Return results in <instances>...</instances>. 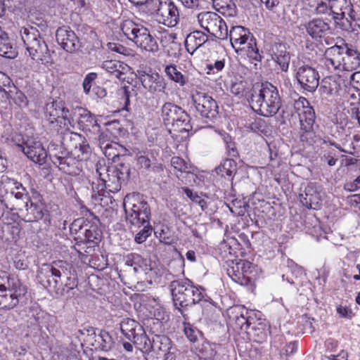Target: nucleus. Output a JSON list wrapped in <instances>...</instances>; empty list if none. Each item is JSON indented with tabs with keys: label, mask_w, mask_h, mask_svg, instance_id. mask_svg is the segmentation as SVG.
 Returning <instances> with one entry per match:
<instances>
[{
	"label": "nucleus",
	"mask_w": 360,
	"mask_h": 360,
	"mask_svg": "<svg viewBox=\"0 0 360 360\" xmlns=\"http://www.w3.org/2000/svg\"><path fill=\"white\" fill-rule=\"evenodd\" d=\"M131 341L136 345L143 346L145 349L148 346V343L150 342V340L146 335L143 328L141 332L137 333L135 338H132Z\"/></svg>",
	"instance_id": "5fc2aeb1"
},
{
	"label": "nucleus",
	"mask_w": 360,
	"mask_h": 360,
	"mask_svg": "<svg viewBox=\"0 0 360 360\" xmlns=\"http://www.w3.org/2000/svg\"><path fill=\"white\" fill-rule=\"evenodd\" d=\"M350 84L354 90L360 91V72H355L350 75Z\"/></svg>",
	"instance_id": "0e129e2a"
},
{
	"label": "nucleus",
	"mask_w": 360,
	"mask_h": 360,
	"mask_svg": "<svg viewBox=\"0 0 360 360\" xmlns=\"http://www.w3.org/2000/svg\"><path fill=\"white\" fill-rule=\"evenodd\" d=\"M134 38L130 37L129 40L134 42L137 47L148 52L158 51V44L154 37L150 34L149 30L143 26L134 35Z\"/></svg>",
	"instance_id": "aec40b11"
},
{
	"label": "nucleus",
	"mask_w": 360,
	"mask_h": 360,
	"mask_svg": "<svg viewBox=\"0 0 360 360\" xmlns=\"http://www.w3.org/2000/svg\"><path fill=\"white\" fill-rule=\"evenodd\" d=\"M356 93L351 92L350 89L348 91L346 99L347 101L350 103V105L352 107H356V104L359 103L360 101V91L355 90Z\"/></svg>",
	"instance_id": "052dcab7"
},
{
	"label": "nucleus",
	"mask_w": 360,
	"mask_h": 360,
	"mask_svg": "<svg viewBox=\"0 0 360 360\" xmlns=\"http://www.w3.org/2000/svg\"><path fill=\"white\" fill-rule=\"evenodd\" d=\"M200 27L210 35L224 40L228 38V27L217 13L211 11L202 12L197 15Z\"/></svg>",
	"instance_id": "9b49d317"
},
{
	"label": "nucleus",
	"mask_w": 360,
	"mask_h": 360,
	"mask_svg": "<svg viewBox=\"0 0 360 360\" xmlns=\"http://www.w3.org/2000/svg\"><path fill=\"white\" fill-rule=\"evenodd\" d=\"M148 10L158 22L167 27H173L179 22V10L172 0H153Z\"/></svg>",
	"instance_id": "6e6552de"
},
{
	"label": "nucleus",
	"mask_w": 360,
	"mask_h": 360,
	"mask_svg": "<svg viewBox=\"0 0 360 360\" xmlns=\"http://www.w3.org/2000/svg\"><path fill=\"white\" fill-rule=\"evenodd\" d=\"M37 279L44 288L53 292L56 297L66 295L77 286L72 265L62 260L42 264L38 271Z\"/></svg>",
	"instance_id": "f257e3e1"
},
{
	"label": "nucleus",
	"mask_w": 360,
	"mask_h": 360,
	"mask_svg": "<svg viewBox=\"0 0 360 360\" xmlns=\"http://www.w3.org/2000/svg\"><path fill=\"white\" fill-rule=\"evenodd\" d=\"M27 291L25 285L16 276L0 271V307L11 309L15 307L20 298Z\"/></svg>",
	"instance_id": "20e7f679"
},
{
	"label": "nucleus",
	"mask_w": 360,
	"mask_h": 360,
	"mask_svg": "<svg viewBox=\"0 0 360 360\" xmlns=\"http://www.w3.org/2000/svg\"><path fill=\"white\" fill-rule=\"evenodd\" d=\"M11 142L13 143L18 148L22 151V148H25L26 141H24L20 134H15L11 137Z\"/></svg>",
	"instance_id": "69168bd1"
},
{
	"label": "nucleus",
	"mask_w": 360,
	"mask_h": 360,
	"mask_svg": "<svg viewBox=\"0 0 360 360\" xmlns=\"http://www.w3.org/2000/svg\"><path fill=\"white\" fill-rule=\"evenodd\" d=\"M162 117L165 125H171L174 131L188 132L192 129L190 124L191 117L181 107L172 103H165L162 107Z\"/></svg>",
	"instance_id": "1a4fd4ad"
},
{
	"label": "nucleus",
	"mask_w": 360,
	"mask_h": 360,
	"mask_svg": "<svg viewBox=\"0 0 360 360\" xmlns=\"http://www.w3.org/2000/svg\"><path fill=\"white\" fill-rule=\"evenodd\" d=\"M232 266L229 265L227 269V274L236 282L243 283L241 278V271L238 269L236 271V263L231 262Z\"/></svg>",
	"instance_id": "4d7b16f0"
},
{
	"label": "nucleus",
	"mask_w": 360,
	"mask_h": 360,
	"mask_svg": "<svg viewBox=\"0 0 360 360\" xmlns=\"http://www.w3.org/2000/svg\"><path fill=\"white\" fill-rule=\"evenodd\" d=\"M143 226V229L136 233L134 239L135 241L139 244L146 241L148 237L150 236L152 232V226L150 225L149 221Z\"/></svg>",
	"instance_id": "3c124183"
},
{
	"label": "nucleus",
	"mask_w": 360,
	"mask_h": 360,
	"mask_svg": "<svg viewBox=\"0 0 360 360\" xmlns=\"http://www.w3.org/2000/svg\"><path fill=\"white\" fill-rule=\"evenodd\" d=\"M248 331H250V334H252L253 337L257 338L256 341L262 342L266 336V326L264 323L258 322L257 323H254L252 326H250Z\"/></svg>",
	"instance_id": "37998d69"
},
{
	"label": "nucleus",
	"mask_w": 360,
	"mask_h": 360,
	"mask_svg": "<svg viewBox=\"0 0 360 360\" xmlns=\"http://www.w3.org/2000/svg\"><path fill=\"white\" fill-rule=\"evenodd\" d=\"M123 207L127 220L131 225L140 226L150 221V207L148 202L141 199L138 195H127L124 199Z\"/></svg>",
	"instance_id": "0eeeda50"
},
{
	"label": "nucleus",
	"mask_w": 360,
	"mask_h": 360,
	"mask_svg": "<svg viewBox=\"0 0 360 360\" xmlns=\"http://www.w3.org/2000/svg\"><path fill=\"white\" fill-rule=\"evenodd\" d=\"M100 144H101V148L104 150V153L106 156H112L113 158L117 156V155L112 152V150L113 149V144L110 143H105V141H101V139H99Z\"/></svg>",
	"instance_id": "e2e57ef3"
},
{
	"label": "nucleus",
	"mask_w": 360,
	"mask_h": 360,
	"mask_svg": "<svg viewBox=\"0 0 360 360\" xmlns=\"http://www.w3.org/2000/svg\"><path fill=\"white\" fill-rule=\"evenodd\" d=\"M107 174L108 179L105 178L106 186L109 192L116 193L121 189L122 179H118V176L110 169L107 168V172H103V175Z\"/></svg>",
	"instance_id": "58836bf2"
},
{
	"label": "nucleus",
	"mask_w": 360,
	"mask_h": 360,
	"mask_svg": "<svg viewBox=\"0 0 360 360\" xmlns=\"http://www.w3.org/2000/svg\"><path fill=\"white\" fill-rule=\"evenodd\" d=\"M22 152L29 159L39 165L44 164L47 157V153L41 143L33 139H28L26 141Z\"/></svg>",
	"instance_id": "4be33fe9"
},
{
	"label": "nucleus",
	"mask_w": 360,
	"mask_h": 360,
	"mask_svg": "<svg viewBox=\"0 0 360 360\" xmlns=\"http://www.w3.org/2000/svg\"><path fill=\"white\" fill-rule=\"evenodd\" d=\"M293 108L300 118L301 129L306 132L311 131L315 121V112L308 101L303 97L299 98L295 101Z\"/></svg>",
	"instance_id": "2eb2a0df"
},
{
	"label": "nucleus",
	"mask_w": 360,
	"mask_h": 360,
	"mask_svg": "<svg viewBox=\"0 0 360 360\" xmlns=\"http://www.w3.org/2000/svg\"><path fill=\"white\" fill-rule=\"evenodd\" d=\"M339 77L328 76L324 77L320 84L319 92L325 96H333L338 95L340 89Z\"/></svg>",
	"instance_id": "bb28decb"
},
{
	"label": "nucleus",
	"mask_w": 360,
	"mask_h": 360,
	"mask_svg": "<svg viewBox=\"0 0 360 360\" xmlns=\"http://www.w3.org/2000/svg\"><path fill=\"white\" fill-rule=\"evenodd\" d=\"M337 312L342 318L351 319L352 317V310L346 306H339L337 307Z\"/></svg>",
	"instance_id": "338daca9"
},
{
	"label": "nucleus",
	"mask_w": 360,
	"mask_h": 360,
	"mask_svg": "<svg viewBox=\"0 0 360 360\" xmlns=\"http://www.w3.org/2000/svg\"><path fill=\"white\" fill-rule=\"evenodd\" d=\"M171 165L174 169L181 173H190L188 165L179 157H173L171 160Z\"/></svg>",
	"instance_id": "8fccbe9b"
},
{
	"label": "nucleus",
	"mask_w": 360,
	"mask_h": 360,
	"mask_svg": "<svg viewBox=\"0 0 360 360\" xmlns=\"http://www.w3.org/2000/svg\"><path fill=\"white\" fill-rule=\"evenodd\" d=\"M274 49L272 59L280 66L282 71L287 72L290 60L289 52L282 44H276Z\"/></svg>",
	"instance_id": "c85d7f7f"
},
{
	"label": "nucleus",
	"mask_w": 360,
	"mask_h": 360,
	"mask_svg": "<svg viewBox=\"0 0 360 360\" xmlns=\"http://www.w3.org/2000/svg\"><path fill=\"white\" fill-rule=\"evenodd\" d=\"M58 169L70 175L77 174V162L75 158L68 155L65 158L60 159L54 164Z\"/></svg>",
	"instance_id": "c9c22d12"
},
{
	"label": "nucleus",
	"mask_w": 360,
	"mask_h": 360,
	"mask_svg": "<svg viewBox=\"0 0 360 360\" xmlns=\"http://www.w3.org/2000/svg\"><path fill=\"white\" fill-rule=\"evenodd\" d=\"M347 25L343 24L344 30L354 32L356 34L360 33V18H356L352 20L347 18Z\"/></svg>",
	"instance_id": "864d4df0"
},
{
	"label": "nucleus",
	"mask_w": 360,
	"mask_h": 360,
	"mask_svg": "<svg viewBox=\"0 0 360 360\" xmlns=\"http://www.w3.org/2000/svg\"><path fill=\"white\" fill-rule=\"evenodd\" d=\"M20 34L31 58L41 64L49 63L51 54L48 46L41 37L39 31L32 27H23L20 31Z\"/></svg>",
	"instance_id": "423d86ee"
},
{
	"label": "nucleus",
	"mask_w": 360,
	"mask_h": 360,
	"mask_svg": "<svg viewBox=\"0 0 360 360\" xmlns=\"http://www.w3.org/2000/svg\"><path fill=\"white\" fill-rule=\"evenodd\" d=\"M248 89V83L245 80L243 79L240 77H236L233 80L231 81L230 91L236 96H238V98L243 97L245 95H246Z\"/></svg>",
	"instance_id": "4c0bfd02"
},
{
	"label": "nucleus",
	"mask_w": 360,
	"mask_h": 360,
	"mask_svg": "<svg viewBox=\"0 0 360 360\" xmlns=\"http://www.w3.org/2000/svg\"><path fill=\"white\" fill-rule=\"evenodd\" d=\"M104 172H107L105 165H103L101 163L96 164V174L98 178L97 182H93L91 184V197L96 202L102 201L103 196L105 195V193L108 189L105 177L103 176Z\"/></svg>",
	"instance_id": "b1692460"
},
{
	"label": "nucleus",
	"mask_w": 360,
	"mask_h": 360,
	"mask_svg": "<svg viewBox=\"0 0 360 360\" xmlns=\"http://www.w3.org/2000/svg\"><path fill=\"white\" fill-rule=\"evenodd\" d=\"M110 169L118 176V179H122L123 181H127L130 175V167L128 164L120 163L116 167H110Z\"/></svg>",
	"instance_id": "a18cd8bd"
},
{
	"label": "nucleus",
	"mask_w": 360,
	"mask_h": 360,
	"mask_svg": "<svg viewBox=\"0 0 360 360\" xmlns=\"http://www.w3.org/2000/svg\"><path fill=\"white\" fill-rule=\"evenodd\" d=\"M217 354L216 345L210 342L202 344L200 349V359L201 360H214Z\"/></svg>",
	"instance_id": "c03bdc74"
},
{
	"label": "nucleus",
	"mask_w": 360,
	"mask_h": 360,
	"mask_svg": "<svg viewBox=\"0 0 360 360\" xmlns=\"http://www.w3.org/2000/svg\"><path fill=\"white\" fill-rule=\"evenodd\" d=\"M97 74L95 72H90L86 75L83 81V89L86 94H89L92 86V82L96 79Z\"/></svg>",
	"instance_id": "13d9d810"
},
{
	"label": "nucleus",
	"mask_w": 360,
	"mask_h": 360,
	"mask_svg": "<svg viewBox=\"0 0 360 360\" xmlns=\"http://www.w3.org/2000/svg\"><path fill=\"white\" fill-rule=\"evenodd\" d=\"M341 11L340 15L342 17H346V19L349 18V20H352L356 18V14L353 8V6L351 2L347 3L345 0V3H342L338 8Z\"/></svg>",
	"instance_id": "de8ad7c7"
},
{
	"label": "nucleus",
	"mask_w": 360,
	"mask_h": 360,
	"mask_svg": "<svg viewBox=\"0 0 360 360\" xmlns=\"http://www.w3.org/2000/svg\"><path fill=\"white\" fill-rule=\"evenodd\" d=\"M140 79L143 86L149 92L152 94L165 92L167 82L158 72L142 75Z\"/></svg>",
	"instance_id": "5701e85b"
},
{
	"label": "nucleus",
	"mask_w": 360,
	"mask_h": 360,
	"mask_svg": "<svg viewBox=\"0 0 360 360\" xmlns=\"http://www.w3.org/2000/svg\"><path fill=\"white\" fill-rule=\"evenodd\" d=\"M86 224L84 221V219H77L75 220L70 225V231L72 233H79L80 234L83 233V231L84 230V226Z\"/></svg>",
	"instance_id": "bf43d9fd"
},
{
	"label": "nucleus",
	"mask_w": 360,
	"mask_h": 360,
	"mask_svg": "<svg viewBox=\"0 0 360 360\" xmlns=\"http://www.w3.org/2000/svg\"><path fill=\"white\" fill-rule=\"evenodd\" d=\"M230 41L233 48L238 52L245 51L248 56L257 59L258 49L256 47L255 40L248 29L243 26H233L228 32Z\"/></svg>",
	"instance_id": "9d476101"
},
{
	"label": "nucleus",
	"mask_w": 360,
	"mask_h": 360,
	"mask_svg": "<svg viewBox=\"0 0 360 360\" xmlns=\"http://www.w3.org/2000/svg\"><path fill=\"white\" fill-rule=\"evenodd\" d=\"M296 78L302 89L311 93L314 92L319 85V72L308 65L298 68Z\"/></svg>",
	"instance_id": "dca6fc26"
},
{
	"label": "nucleus",
	"mask_w": 360,
	"mask_h": 360,
	"mask_svg": "<svg viewBox=\"0 0 360 360\" xmlns=\"http://www.w3.org/2000/svg\"><path fill=\"white\" fill-rule=\"evenodd\" d=\"M84 228V230L83 231V233H82L83 238L81 237V236H79V238H80L79 243H98L101 237V231L98 226L95 224H90L89 223H87Z\"/></svg>",
	"instance_id": "473e14b6"
},
{
	"label": "nucleus",
	"mask_w": 360,
	"mask_h": 360,
	"mask_svg": "<svg viewBox=\"0 0 360 360\" xmlns=\"http://www.w3.org/2000/svg\"><path fill=\"white\" fill-rule=\"evenodd\" d=\"M248 100L252 109L264 117L275 115L282 105L277 87L267 82L254 86Z\"/></svg>",
	"instance_id": "f03ea898"
},
{
	"label": "nucleus",
	"mask_w": 360,
	"mask_h": 360,
	"mask_svg": "<svg viewBox=\"0 0 360 360\" xmlns=\"http://www.w3.org/2000/svg\"><path fill=\"white\" fill-rule=\"evenodd\" d=\"M311 12L316 15L329 14L330 11L338 9L345 0H302Z\"/></svg>",
	"instance_id": "412c9836"
},
{
	"label": "nucleus",
	"mask_w": 360,
	"mask_h": 360,
	"mask_svg": "<svg viewBox=\"0 0 360 360\" xmlns=\"http://www.w3.org/2000/svg\"><path fill=\"white\" fill-rule=\"evenodd\" d=\"M11 98L14 103L21 108H25L28 105V100L27 96L20 91H17Z\"/></svg>",
	"instance_id": "6e6d98bb"
},
{
	"label": "nucleus",
	"mask_w": 360,
	"mask_h": 360,
	"mask_svg": "<svg viewBox=\"0 0 360 360\" xmlns=\"http://www.w3.org/2000/svg\"><path fill=\"white\" fill-rule=\"evenodd\" d=\"M167 76L173 82L178 83L181 86H184L187 79L185 76L177 70L176 65H167L165 68Z\"/></svg>",
	"instance_id": "ea45409f"
},
{
	"label": "nucleus",
	"mask_w": 360,
	"mask_h": 360,
	"mask_svg": "<svg viewBox=\"0 0 360 360\" xmlns=\"http://www.w3.org/2000/svg\"><path fill=\"white\" fill-rule=\"evenodd\" d=\"M63 143L71 148V153L80 160L86 158L90 153V147L84 138L77 133L71 131L70 129L63 131Z\"/></svg>",
	"instance_id": "4468645a"
},
{
	"label": "nucleus",
	"mask_w": 360,
	"mask_h": 360,
	"mask_svg": "<svg viewBox=\"0 0 360 360\" xmlns=\"http://www.w3.org/2000/svg\"><path fill=\"white\" fill-rule=\"evenodd\" d=\"M307 32L314 39H321L330 33L328 23L321 18H315L305 25Z\"/></svg>",
	"instance_id": "a878e982"
},
{
	"label": "nucleus",
	"mask_w": 360,
	"mask_h": 360,
	"mask_svg": "<svg viewBox=\"0 0 360 360\" xmlns=\"http://www.w3.org/2000/svg\"><path fill=\"white\" fill-rule=\"evenodd\" d=\"M215 172L222 177H231L236 174L237 163L233 159H226L215 168Z\"/></svg>",
	"instance_id": "f704fd0d"
},
{
	"label": "nucleus",
	"mask_w": 360,
	"mask_h": 360,
	"mask_svg": "<svg viewBox=\"0 0 360 360\" xmlns=\"http://www.w3.org/2000/svg\"><path fill=\"white\" fill-rule=\"evenodd\" d=\"M208 40L207 36L202 31L195 30L190 33L185 41V46L188 52L192 53L202 46Z\"/></svg>",
	"instance_id": "c756f323"
},
{
	"label": "nucleus",
	"mask_w": 360,
	"mask_h": 360,
	"mask_svg": "<svg viewBox=\"0 0 360 360\" xmlns=\"http://www.w3.org/2000/svg\"><path fill=\"white\" fill-rule=\"evenodd\" d=\"M45 115L51 124H60V128L63 131L70 130V127H72L70 110L62 101L56 100L46 103Z\"/></svg>",
	"instance_id": "f8f14e48"
},
{
	"label": "nucleus",
	"mask_w": 360,
	"mask_h": 360,
	"mask_svg": "<svg viewBox=\"0 0 360 360\" xmlns=\"http://www.w3.org/2000/svg\"><path fill=\"white\" fill-rule=\"evenodd\" d=\"M300 200L307 208L319 210L322 205L321 193L311 186H307L304 193L300 194Z\"/></svg>",
	"instance_id": "393cba45"
},
{
	"label": "nucleus",
	"mask_w": 360,
	"mask_h": 360,
	"mask_svg": "<svg viewBox=\"0 0 360 360\" xmlns=\"http://www.w3.org/2000/svg\"><path fill=\"white\" fill-rule=\"evenodd\" d=\"M102 68L120 80L125 79L123 76L129 70V67L127 64L116 60L104 61Z\"/></svg>",
	"instance_id": "cd10ccee"
},
{
	"label": "nucleus",
	"mask_w": 360,
	"mask_h": 360,
	"mask_svg": "<svg viewBox=\"0 0 360 360\" xmlns=\"http://www.w3.org/2000/svg\"><path fill=\"white\" fill-rule=\"evenodd\" d=\"M56 37L58 44L67 52L75 53L81 47L78 37L68 27L63 26L58 28Z\"/></svg>",
	"instance_id": "a211bd4d"
},
{
	"label": "nucleus",
	"mask_w": 360,
	"mask_h": 360,
	"mask_svg": "<svg viewBox=\"0 0 360 360\" xmlns=\"http://www.w3.org/2000/svg\"><path fill=\"white\" fill-rule=\"evenodd\" d=\"M15 188H22V184L18 182L7 175H2L0 179V191H4L6 193H14Z\"/></svg>",
	"instance_id": "79ce46f5"
},
{
	"label": "nucleus",
	"mask_w": 360,
	"mask_h": 360,
	"mask_svg": "<svg viewBox=\"0 0 360 360\" xmlns=\"http://www.w3.org/2000/svg\"><path fill=\"white\" fill-rule=\"evenodd\" d=\"M27 214L26 221H34L43 218L44 214L45 204L41 195L34 191L28 202L25 204Z\"/></svg>",
	"instance_id": "6ab92c4d"
},
{
	"label": "nucleus",
	"mask_w": 360,
	"mask_h": 360,
	"mask_svg": "<svg viewBox=\"0 0 360 360\" xmlns=\"http://www.w3.org/2000/svg\"><path fill=\"white\" fill-rule=\"evenodd\" d=\"M227 316L230 324L235 326L236 329L244 330L247 333H250L248 330L252 324L248 316V311L241 305H235L227 309Z\"/></svg>",
	"instance_id": "f3484780"
},
{
	"label": "nucleus",
	"mask_w": 360,
	"mask_h": 360,
	"mask_svg": "<svg viewBox=\"0 0 360 360\" xmlns=\"http://www.w3.org/2000/svg\"><path fill=\"white\" fill-rule=\"evenodd\" d=\"M345 188L349 191H354L360 188V175L353 182L347 184Z\"/></svg>",
	"instance_id": "774afa93"
},
{
	"label": "nucleus",
	"mask_w": 360,
	"mask_h": 360,
	"mask_svg": "<svg viewBox=\"0 0 360 360\" xmlns=\"http://www.w3.org/2000/svg\"><path fill=\"white\" fill-rule=\"evenodd\" d=\"M214 8L224 15L235 16L237 13L236 6L233 0H212Z\"/></svg>",
	"instance_id": "72a5a7b5"
},
{
	"label": "nucleus",
	"mask_w": 360,
	"mask_h": 360,
	"mask_svg": "<svg viewBox=\"0 0 360 360\" xmlns=\"http://www.w3.org/2000/svg\"><path fill=\"white\" fill-rule=\"evenodd\" d=\"M184 193L188 198H189L192 201L198 203L202 207H203L205 202L203 199H202L196 192H193L192 190L186 188L184 190Z\"/></svg>",
	"instance_id": "680f3d73"
},
{
	"label": "nucleus",
	"mask_w": 360,
	"mask_h": 360,
	"mask_svg": "<svg viewBox=\"0 0 360 360\" xmlns=\"http://www.w3.org/2000/svg\"><path fill=\"white\" fill-rule=\"evenodd\" d=\"M324 56V64L328 69L352 71L360 66V53L347 44L328 48Z\"/></svg>",
	"instance_id": "7ed1b4c3"
},
{
	"label": "nucleus",
	"mask_w": 360,
	"mask_h": 360,
	"mask_svg": "<svg viewBox=\"0 0 360 360\" xmlns=\"http://www.w3.org/2000/svg\"><path fill=\"white\" fill-rule=\"evenodd\" d=\"M63 131H61V141L60 144L51 142L48 147V152L53 164L60 159L65 158L69 155L70 152L71 153V148H69L68 146L63 143Z\"/></svg>",
	"instance_id": "7c9ffc66"
},
{
	"label": "nucleus",
	"mask_w": 360,
	"mask_h": 360,
	"mask_svg": "<svg viewBox=\"0 0 360 360\" xmlns=\"http://www.w3.org/2000/svg\"><path fill=\"white\" fill-rule=\"evenodd\" d=\"M236 271L240 269L241 271V278L243 282L245 280L249 281L250 278L248 276L249 272H251V269L252 268V264L250 262L248 261H240L236 263Z\"/></svg>",
	"instance_id": "09e8293b"
},
{
	"label": "nucleus",
	"mask_w": 360,
	"mask_h": 360,
	"mask_svg": "<svg viewBox=\"0 0 360 360\" xmlns=\"http://www.w3.org/2000/svg\"><path fill=\"white\" fill-rule=\"evenodd\" d=\"M193 104L201 118L212 120L218 115L217 102L205 92L195 91L191 96Z\"/></svg>",
	"instance_id": "ddd939ff"
},
{
	"label": "nucleus",
	"mask_w": 360,
	"mask_h": 360,
	"mask_svg": "<svg viewBox=\"0 0 360 360\" xmlns=\"http://www.w3.org/2000/svg\"><path fill=\"white\" fill-rule=\"evenodd\" d=\"M0 56L14 58L16 53L11 45L8 34L1 30L0 31Z\"/></svg>",
	"instance_id": "e433bc0d"
},
{
	"label": "nucleus",
	"mask_w": 360,
	"mask_h": 360,
	"mask_svg": "<svg viewBox=\"0 0 360 360\" xmlns=\"http://www.w3.org/2000/svg\"><path fill=\"white\" fill-rule=\"evenodd\" d=\"M142 326L135 320L124 319L120 323L122 333L129 340L135 338L138 332H141Z\"/></svg>",
	"instance_id": "2f4dec72"
},
{
	"label": "nucleus",
	"mask_w": 360,
	"mask_h": 360,
	"mask_svg": "<svg viewBox=\"0 0 360 360\" xmlns=\"http://www.w3.org/2000/svg\"><path fill=\"white\" fill-rule=\"evenodd\" d=\"M137 162L141 166V168H143L147 170L150 169L152 165H153V166L152 167L153 170L156 172L162 170L161 165H155L152 163L151 160L146 155H139L137 158Z\"/></svg>",
	"instance_id": "49530a36"
},
{
	"label": "nucleus",
	"mask_w": 360,
	"mask_h": 360,
	"mask_svg": "<svg viewBox=\"0 0 360 360\" xmlns=\"http://www.w3.org/2000/svg\"><path fill=\"white\" fill-rule=\"evenodd\" d=\"M103 342L101 345V349L102 351L108 352L111 350L114 347V342L112 337L108 332L102 333L101 335Z\"/></svg>",
	"instance_id": "603ef678"
},
{
	"label": "nucleus",
	"mask_w": 360,
	"mask_h": 360,
	"mask_svg": "<svg viewBox=\"0 0 360 360\" xmlns=\"http://www.w3.org/2000/svg\"><path fill=\"white\" fill-rule=\"evenodd\" d=\"M174 304L181 314L185 315L181 308L191 306L201 302L203 299V294L188 279L175 280L170 283Z\"/></svg>",
	"instance_id": "39448f33"
},
{
	"label": "nucleus",
	"mask_w": 360,
	"mask_h": 360,
	"mask_svg": "<svg viewBox=\"0 0 360 360\" xmlns=\"http://www.w3.org/2000/svg\"><path fill=\"white\" fill-rule=\"evenodd\" d=\"M142 25L140 23L135 22L132 20H123L120 25V28L123 34L126 36L127 39L130 37L134 38V34L140 30Z\"/></svg>",
	"instance_id": "a19ab883"
}]
</instances>
